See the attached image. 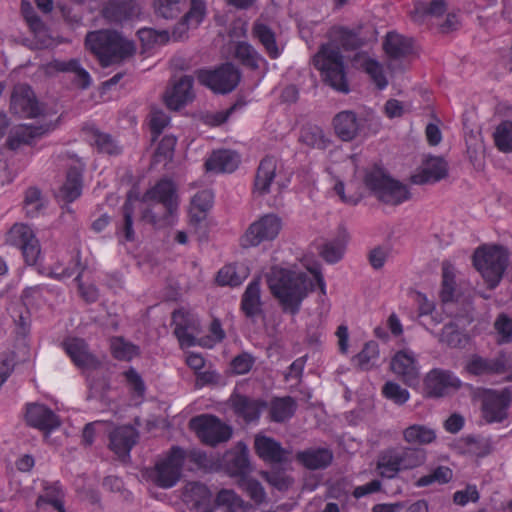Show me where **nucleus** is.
<instances>
[{"label":"nucleus","instance_id":"1","mask_svg":"<svg viewBox=\"0 0 512 512\" xmlns=\"http://www.w3.org/2000/svg\"><path fill=\"white\" fill-rule=\"evenodd\" d=\"M337 45L323 44L313 58L316 69L322 72L323 80L330 87L341 93H348L343 56L339 47L345 51H355L365 45V40L358 32L346 27H336L331 31Z\"/></svg>","mask_w":512,"mask_h":512},{"label":"nucleus","instance_id":"2","mask_svg":"<svg viewBox=\"0 0 512 512\" xmlns=\"http://www.w3.org/2000/svg\"><path fill=\"white\" fill-rule=\"evenodd\" d=\"M267 282L282 311L292 315L300 311L303 300L314 286L306 273L282 268H273Z\"/></svg>","mask_w":512,"mask_h":512},{"label":"nucleus","instance_id":"3","mask_svg":"<svg viewBox=\"0 0 512 512\" xmlns=\"http://www.w3.org/2000/svg\"><path fill=\"white\" fill-rule=\"evenodd\" d=\"M85 45L97 57L102 67L120 64L136 52L133 41L112 30L89 32Z\"/></svg>","mask_w":512,"mask_h":512},{"label":"nucleus","instance_id":"4","mask_svg":"<svg viewBox=\"0 0 512 512\" xmlns=\"http://www.w3.org/2000/svg\"><path fill=\"white\" fill-rule=\"evenodd\" d=\"M144 203L155 202L163 206L164 212L159 214L152 206L142 211L141 219L155 228L171 225L178 209V195L175 183L167 178L159 180L142 196Z\"/></svg>","mask_w":512,"mask_h":512},{"label":"nucleus","instance_id":"5","mask_svg":"<svg viewBox=\"0 0 512 512\" xmlns=\"http://www.w3.org/2000/svg\"><path fill=\"white\" fill-rule=\"evenodd\" d=\"M426 458V450L420 447H389L379 453L376 472L383 479H395L401 471L412 470L423 465Z\"/></svg>","mask_w":512,"mask_h":512},{"label":"nucleus","instance_id":"6","mask_svg":"<svg viewBox=\"0 0 512 512\" xmlns=\"http://www.w3.org/2000/svg\"><path fill=\"white\" fill-rule=\"evenodd\" d=\"M364 184L372 195L387 205L397 206L411 198L406 185L393 179L377 166L366 171Z\"/></svg>","mask_w":512,"mask_h":512},{"label":"nucleus","instance_id":"7","mask_svg":"<svg viewBox=\"0 0 512 512\" xmlns=\"http://www.w3.org/2000/svg\"><path fill=\"white\" fill-rule=\"evenodd\" d=\"M473 264L489 289H494L507 267V255L502 247L479 248L473 255Z\"/></svg>","mask_w":512,"mask_h":512},{"label":"nucleus","instance_id":"8","mask_svg":"<svg viewBox=\"0 0 512 512\" xmlns=\"http://www.w3.org/2000/svg\"><path fill=\"white\" fill-rule=\"evenodd\" d=\"M189 428L195 432L202 443L212 447L227 442L233 434L231 426L210 414L191 418Z\"/></svg>","mask_w":512,"mask_h":512},{"label":"nucleus","instance_id":"9","mask_svg":"<svg viewBox=\"0 0 512 512\" xmlns=\"http://www.w3.org/2000/svg\"><path fill=\"white\" fill-rule=\"evenodd\" d=\"M183 452L179 446H172L167 456L155 464L149 477L160 488L174 487L180 480L183 468Z\"/></svg>","mask_w":512,"mask_h":512},{"label":"nucleus","instance_id":"10","mask_svg":"<svg viewBox=\"0 0 512 512\" xmlns=\"http://www.w3.org/2000/svg\"><path fill=\"white\" fill-rule=\"evenodd\" d=\"M241 73L232 63H224L214 70L201 69L197 72L200 84L215 93L232 92L240 82Z\"/></svg>","mask_w":512,"mask_h":512},{"label":"nucleus","instance_id":"11","mask_svg":"<svg viewBox=\"0 0 512 512\" xmlns=\"http://www.w3.org/2000/svg\"><path fill=\"white\" fill-rule=\"evenodd\" d=\"M480 400L482 417L487 423H501L508 417L512 402V393L508 388L485 389Z\"/></svg>","mask_w":512,"mask_h":512},{"label":"nucleus","instance_id":"12","mask_svg":"<svg viewBox=\"0 0 512 512\" xmlns=\"http://www.w3.org/2000/svg\"><path fill=\"white\" fill-rule=\"evenodd\" d=\"M512 368L510 354L499 351L494 358L472 354L465 365L467 373L477 377L502 375Z\"/></svg>","mask_w":512,"mask_h":512},{"label":"nucleus","instance_id":"13","mask_svg":"<svg viewBox=\"0 0 512 512\" xmlns=\"http://www.w3.org/2000/svg\"><path fill=\"white\" fill-rule=\"evenodd\" d=\"M282 227L281 219L275 214H267L250 224L240 239L243 248L256 247L264 241L275 239Z\"/></svg>","mask_w":512,"mask_h":512},{"label":"nucleus","instance_id":"14","mask_svg":"<svg viewBox=\"0 0 512 512\" xmlns=\"http://www.w3.org/2000/svg\"><path fill=\"white\" fill-rule=\"evenodd\" d=\"M7 242L22 251L28 265L37 262L40 255V245L29 226L24 224L13 225L8 232Z\"/></svg>","mask_w":512,"mask_h":512},{"label":"nucleus","instance_id":"15","mask_svg":"<svg viewBox=\"0 0 512 512\" xmlns=\"http://www.w3.org/2000/svg\"><path fill=\"white\" fill-rule=\"evenodd\" d=\"M11 110L24 118H35L42 114L43 108L32 88L25 83L14 86L11 94Z\"/></svg>","mask_w":512,"mask_h":512},{"label":"nucleus","instance_id":"16","mask_svg":"<svg viewBox=\"0 0 512 512\" xmlns=\"http://www.w3.org/2000/svg\"><path fill=\"white\" fill-rule=\"evenodd\" d=\"M425 391L429 397L439 398L458 390L462 383L455 374L440 368L432 369L424 379Z\"/></svg>","mask_w":512,"mask_h":512},{"label":"nucleus","instance_id":"17","mask_svg":"<svg viewBox=\"0 0 512 512\" xmlns=\"http://www.w3.org/2000/svg\"><path fill=\"white\" fill-rule=\"evenodd\" d=\"M184 499L192 512H214L216 502L208 487L200 482H189L184 489Z\"/></svg>","mask_w":512,"mask_h":512},{"label":"nucleus","instance_id":"18","mask_svg":"<svg viewBox=\"0 0 512 512\" xmlns=\"http://www.w3.org/2000/svg\"><path fill=\"white\" fill-rule=\"evenodd\" d=\"M172 324L175 326L174 335L181 348H189L197 344L193 332L198 330V321L194 316L183 310H175L172 314Z\"/></svg>","mask_w":512,"mask_h":512},{"label":"nucleus","instance_id":"19","mask_svg":"<svg viewBox=\"0 0 512 512\" xmlns=\"http://www.w3.org/2000/svg\"><path fill=\"white\" fill-rule=\"evenodd\" d=\"M63 345L66 353L78 368L95 370L100 367L101 362L89 351L88 345L83 339H68Z\"/></svg>","mask_w":512,"mask_h":512},{"label":"nucleus","instance_id":"20","mask_svg":"<svg viewBox=\"0 0 512 512\" xmlns=\"http://www.w3.org/2000/svg\"><path fill=\"white\" fill-rule=\"evenodd\" d=\"M448 175V164L443 157L429 156L423 161L421 170L411 176V182L417 185L436 183Z\"/></svg>","mask_w":512,"mask_h":512},{"label":"nucleus","instance_id":"21","mask_svg":"<svg viewBox=\"0 0 512 512\" xmlns=\"http://www.w3.org/2000/svg\"><path fill=\"white\" fill-rule=\"evenodd\" d=\"M391 369L408 386L419 383V371L412 352L398 351L391 360Z\"/></svg>","mask_w":512,"mask_h":512},{"label":"nucleus","instance_id":"22","mask_svg":"<svg viewBox=\"0 0 512 512\" xmlns=\"http://www.w3.org/2000/svg\"><path fill=\"white\" fill-rule=\"evenodd\" d=\"M257 455L265 462L281 464L289 460L290 451L272 437L257 435L254 440Z\"/></svg>","mask_w":512,"mask_h":512},{"label":"nucleus","instance_id":"23","mask_svg":"<svg viewBox=\"0 0 512 512\" xmlns=\"http://www.w3.org/2000/svg\"><path fill=\"white\" fill-rule=\"evenodd\" d=\"M138 437L137 430L131 425L119 426L109 434V448L120 458H125L129 456Z\"/></svg>","mask_w":512,"mask_h":512},{"label":"nucleus","instance_id":"24","mask_svg":"<svg viewBox=\"0 0 512 512\" xmlns=\"http://www.w3.org/2000/svg\"><path fill=\"white\" fill-rule=\"evenodd\" d=\"M139 13L140 9L135 0H107L102 9L103 17L114 23L130 20Z\"/></svg>","mask_w":512,"mask_h":512},{"label":"nucleus","instance_id":"25","mask_svg":"<svg viewBox=\"0 0 512 512\" xmlns=\"http://www.w3.org/2000/svg\"><path fill=\"white\" fill-rule=\"evenodd\" d=\"M240 308L244 315L253 323L257 317L263 314L260 278H255L248 284L242 294Z\"/></svg>","mask_w":512,"mask_h":512},{"label":"nucleus","instance_id":"26","mask_svg":"<svg viewBox=\"0 0 512 512\" xmlns=\"http://www.w3.org/2000/svg\"><path fill=\"white\" fill-rule=\"evenodd\" d=\"M333 127L335 134L342 141H351L355 139L362 127V120L359 119L354 111L344 110L337 113L333 118Z\"/></svg>","mask_w":512,"mask_h":512},{"label":"nucleus","instance_id":"27","mask_svg":"<svg viewBox=\"0 0 512 512\" xmlns=\"http://www.w3.org/2000/svg\"><path fill=\"white\" fill-rule=\"evenodd\" d=\"M192 76H182L165 96V103L172 110H179L194 98Z\"/></svg>","mask_w":512,"mask_h":512},{"label":"nucleus","instance_id":"28","mask_svg":"<svg viewBox=\"0 0 512 512\" xmlns=\"http://www.w3.org/2000/svg\"><path fill=\"white\" fill-rule=\"evenodd\" d=\"M225 467L231 476L245 478L252 470L247 446L240 442L236 449L226 453Z\"/></svg>","mask_w":512,"mask_h":512},{"label":"nucleus","instance_id":"29","mask_svg":"<svg viewBox=\"0 0 512 512\" xmlns=\"http://www.w3.org/2000/svg\"><path fill=\"white\" fill-rule=\"evenodd\" d=\"M27 423L43 431H51L60 425L55 413L45 405L30 404L26 411Z\"/></svg>","mask_w":512,"mask_h":512},{"label":"nucleus","instance_id":"30","mask_svg":"<svg viewBox=\"0 0 512 512\" xmlns=\"http://www.w3.org/2000/svg\"><path fill=\"white\" fill-rule=\"evenodd\" d=\"M230 401L235 414L242 417L246 422L258 420L262 409L266 407V402L240 394L232 395Z\"/></svg>","mask_w":512,"mask_h":512},{"label":"nucleus","instance_id":"31","mask_svg":"<svg viewBox=\"0 0 512 512\" xmlns=\"http://www.w3.org/2000/svg\"><path fill=\"white\" fill-rule=\"evenodd\" d=\"M205 15V5L200 0H192L191 7L181 20L175 25L172 36L175 40L183 39L189 28H196Z\"/></svg>","mask_w":512,"mask_h":512},{"label":"nucleus","instance_id":"32","mask_svg":"<svg viewBox=\"0 0 512 512\" xmlns=\"http://www.w3.org/2000/svg\"><path fill=\"white\" fill-rule=\"evenodd\" d=\"M296 460L309 470L327 468L333 460V452L328 448H308L296 454Z\"/></svg>","mask_w":512,"mask_h":512},{"label":"nucleus","instance_id":"33","mask_svg":"<svg viewBox=\"0 0 512 512\" xmlns=\"http://www.w3.org/2000/svg\"><path fill=\"white\" fill-rule=\"evenodd\" d=\"M239 162L237 153L223 149L213 151L206 160L205 167L207 171L215 173H231L237 169Z\"/></svg>","mask_w":512,"mask_h":512},{"label":"nucleus","instance_id":"34","mask_svg":"<svg viewBox=\"0 0 512 512\" xmlns=\"http://www.w3.org/2000/svg\"><path fill=\"white\" fill-rule=\"evenodd\" d=\"M122 220L116 225V236L120 243L133 242L136 239L134 230V205L131 200V194L127 198L121 208Z\"/></svg>","mask_w":512,"mask_h":512},{"label":"nucleus","instance_id":"35","mask_svg":"<svg viewBox=\"0 0 512 512\" xmlns=\"http://www.w3.org/2000/svg\"><path fill=\"white\" fill-rule=\"evenodd\" d=\"M276 175V160L274 157L266 156L258 166L255 180L254 191L259 195H265L270 192V186Z\"/></svg>","mask_w":512,"mask_h":512},{"label":"nucleus","instance_id":"36","mask_svg":"<svg viewBox=\"0 0 512 512\" xmlns=\"http://www.w3.org/2000/svg\"><path fill=\"white\" fill-rule=\"evenodd\" d=\"M351 62L354 67L363 68L379 89L387 86L388 82L383 73L382 66L376 60L370 59L365 52L355 53Z\"/></svg>","mask_w":512,"mask_h":512},{"label":"nucleus","instance_id":"37","mask_svg":"<svg viewBox=\"0 0 512 512\" xmlns=\"http://www.w3.org/2000/svg\"><path fill=\"white\" fill-rule=\"evenodd\" d=\"M252 35L264 47L265 52L271 59H277L282 54V48L276 41L274 31L264 23L255 22L252 28Z\"/></svg>","mask_w":512,"mask_h":512},{"label":"nucleus","instance_id":"38","mask_svg":"<svg viewBox=\"0 0 512 512\" xmlns=\"http://www.w3.org/2000/svg\"><path fill=\"white\" fill-rule=\"evenodd\" d=\"M383 48L391 59H401L412 53V39L396 32H389L384 40Z\"/></svg>","mask_w":512,"mask_h":512},{"label":"nucleus","instance_id":"39","mask_svg":"<svg viewBox=\"0 0 512 512\" xmlns=\"http://www.w3.org/2000/svg\"><path fill=\"white\" fill-rule=\"evenodd\" d=\"M83 170L84 164L80 162L69 167L66 181L61 189L62 195L67 202H72L81 195Z\"/></svg>","mask_w":512,"mask_h":512},{"label":"nucleus","instance_id":"40","mask_svg":"<svg viewBox=\"0 0 512 512\" xmlns=\"http://www.w3.org/2000/svg\"><path fill=\"white\" fill-rule=\"evenodd\" d=\"M215 502L216 506L223 507L225 512H256L254 505L245 502L232 490L219 491Z\"/></svg>","mask_w":512,"mask_h":512},{"label":"nucleus","instance_id":"41","mask_svg":"<svg viewBox=\"0 0 512 512\" xmlns=\"http://www.w3.org/2000/svg\"><path fill=\"white\" fill-rule=\"evenodd\" d=\"M297 409V402L291 396L277 397L270 403V419L282 423L292 418Z\"/></svg>","mask_w":512,"mask_h":512},{"label":"nucleus","instance_id":"42","mask_svg":"<svg viewBox=\"0 0 512 512\" xmlns=\"http://www.w3.org/2000/svg\"><path fill=\"white\" fill-rule=\"evenodd\" d=\"M41 126H25L13 130L8 139L7 146L11 150H17L22 145H32L35 138L44 134Z\"/></svg>","mask_w":512,"mask_h":512},{"label":"nucleus","instance_id":"43","mask_svg":"<svg viewBox=\"0 0 512 512\" xmlns=\"http://www.w3.org/2000/svg\"><path fill=\"white\" fill-rule=\"evenodd\" d=\"M299 140L303 144L319 150H325L331 143L324 130L314 124H307L302 127Z\"/></svg>","mask_w":512,"mask_h":512},{"label":"nucleus","instance_id":"44","mask_svg":"<svg viewBox=\"0 0 512 512\" xmlns=\"http://www.w3.org/2000/svg\"><path fill=\"white\" fill-rule=\"evenodd\" d=\"M403 439L411 445H427L436 440V432L426 425L413 424L403 430Z\"/></svg>","mask_w":512,"mask_h":512},{"label":"nucleus","instance_id":"45","mask_svg":"<svg viewBox=\"0 0 512 512\" xmlns=\"http://www.w3.org/2000/svg\"><path fill=\"white\" fill-rule=\"evenodd\" d=\"M44 494L39 495L36 500V507L41 508L43 504H50L59 512H66L63 504L64 493L58 482H43Z\"/></svg>","mask_w":512,"mask_h":512},{"label":"nucleus","instance_id":"46","mask_svg":"<svg viewBox=\"0 0 512 512\" xmlns=\"http://www.w3.org/2000/svg\"><path fill=\"white\" fill-rule=\"evenodd\" d=\"M235 57L246 67L257 70L260 63L267 64L265 58L248 42H238L235 47Z\"/></svg>","mask_w":512,"mask_h":512},{"label":"nucleus","instance_id":"47","mask_svg":"<svg viewBox=\"0 0 512 512\" xmlns=\"http://www.w3.org/2000/svg\"><path fill=\"white\" fill-rule=\"evenodd\" d=\"M248 276L247 268L240 265H225L217 273L216 281L221 286H239Z\"/></svg>","mask_w":512,"mask_h":512},{"label":"nucleus","instance_id":"48","mask_svg":"<svg viewBox=\"0 0 512 512\" xmlns=\"http://www.w3.org/2000/svg\"><path fill=\"white\" fill-rule=\"evenodd\" d=\"M468 340V336L460 331L458 326L453 322L445 324L439 335V342L450 348H464Z\"/></svg>","mask_w":512,"mask_h":512},{"label":"nucleus","instance_id":"49","mask_svg":"<svg viewBox=\"0 0 512 512\" xmlns=\"http://www.w3.org/2000/svg\"><path fill=\"white\" fill-rule=\"evenodd\" d=\"M446 11L444 0H433L429 5L417 3L411 11V18L416 23H423L426 16L438 17Z\"/></svg>","mask_w":512,"mask_h":512},{"label":"nucleus","instance_id":"50","mask_svg":"<svg viewBox=\"0 0 512 512\" xmlns=\"http://www.w3.org/2000/svg\"><path fill=\"white\" fill-rule=\"evenodd\" d=\"M379 358V347L374 341L367 342L363 349L353 358L357 367L361 370H370Z\"/></svg>","mask_w":512,"mask_h":512},{"label":"nucleus","instance_id":"51","mask_svg":"<svg viewBox=\"0 0 512 512\" xmlns=\"http://www.w3.org/2000/svg\"><path fill=\"white\" fill-rule=\"evenodd\" d=\"M493 328L496 332V343L499 345L512 342V316L501 312L497 315Z\"/></svg>","mask_w":512,"mask_h":512},{"label":"nucleus","instance_id":"52","mask_svg":"<svg viewBox=\"0 0 512 512\" xmlns=\"http://www.w3.org/2000/svg\"><path fill=\"white\" fill-rule=\"evenodd\" d=\"M186 5V0H155L154 8L158 16L164 19H174L180 15Z\"/></svg>","mask_w":512,"mask_h":512},{"label":"nucleus","instance_id":"53","mask_svg":"<svg viewBox=\"0 0 512 512\" xmlns=\"http://www.w3.org/2000/svg\"><path fill=\"white\" fill-rule=\"evenodd\" d=\"M92 139L94 145L101 153H106L108 155H119L122 152V147L109 134L102 133L99 130H93Z\"/></svg>","mask_w":512,"mask_h":512},{"label":"nucleus","instance_id":"54","mask_svg":"<svg viewBox=\"0 0 512 512\" xmlns=\"http://www.w3.org/2000/svg\"><path fill=\"white\" fill-rule=\"evenodd\" d=\"M493 137L496 147L501 152H512V121H504L500 123L497 126Z\"/></svg>","mask_w":512,"mask_h":512},{"label":"nucleus","instance_id":"55","mask_svg":"<svg viewBox=\"0 0 512 512\" xmlns=\"http://www.w3.org/2000/svg\"><path fill=\"white\" fill-rule=\"evenodd\" d=\"M112 354L121 361H130L139 355V347L126 342L123 338H115L112 342Z\"/></svg>","mask_w":512,"mask_h":512},{"label":"nucleus","instance_id":"56","mask_svg":"<svg viewBox=\"0 0 512 512\" xmlns=\"http://www.w3.org/2000/svg\"><path fill=\"white\" fill-rule=\"evenodd\" d=\"M382 394L386 399L399 406L404 405L410 398L409 391L393 381H388L383 385Z\"/></svg>","mask_w":512,"mask_h":512},{"label":"nucleus","instance_id":"57","mask_svg":"<svg viewBox=\"0 0 512 512\" xmlns=\"http://www.w3.org/2000/svg\"><path fill=\"white\" fill-rule=\"evenodd\" d=\"M345 246L346 240L338 238L324 244L320 254L326 262L334 264L342 259L345 251Z\"/></svg>","mask_w":512,"mask_h":512},{"label":"nucleus","instance_id":"58","mask_svg":"<svg viewBox=\"0 0 512 512\" xmlns=\"http://www.w3.org/2000/svg\"><path fill=\"white\" fill-rule=\"evenodd\" d=\"M452 470L446 466H439L434 469L430 474L420 477L417 482V487H426L432 483L445 484L452 479Z\"/></svg>","mask_w":512,"mask_h":512},{"label":"nucleus","instance_id":"59","mask_svg":"<svg viewBox=\"0 0 512 512\" xmlns=\"http://www.w3.org/2000/svg\"><path fill=\"white\" fill-rule=\"evenodd\" d=\"M140 41L144 46L150 47L154 44H165L169 40L167 30H155L153 28H142L137 32Z\"/></svg>","mask_w":512,"mask_h":512},{"label":"nucleus","instance_id":"60","mask_svg":"<svg viewBox=\"0 0 512 512\" xmlns=\"http://www.w3.org/2000/svg\"><path fill=\"white\" fill-rule=\"evenodd\" d=\"M263 478L279 491H287L293 484V479L283 470H271L262 473Z\"/></svg>","mask_w":512,"mask_h":512},{"label":"nucleus","instance_id":"61","mask_svg":"<svg viewBox=\"0 0 512 512\" xmlns=\"http://www.w3.org/2000/svg\"><path fill=\"white\" fill-rule=\"evenodd\" d=\"M455 286L454 274L449 270V266L444 263L442 267V288L440 292L442 302L447 303L453 300Z\"/></svg>","mask_w":512,"mask_h":512},{"label":"nucleus","instance_id":"62","mask_svg":"<svg viewBox=\"0 0 512 512\" xmlns=\"http://www.w3.org/2000/svg\"><path fill=\"white\" fill-rule=\"evenodd\" d=\"M241 486L256 504H261L266 500L265 490L259 481L245 477L241 479Z\"/></svg>","mask_w":512,"mask_h":512},{"label":"nucleus","instance_id":"63","mask_svg":"<svg viewBox=\"0 0 512 512\" xmlns=\"http://www.w3.org/2000/svg\"><path fill=\"white\" fill-rule=\"evenodd\" d=\"M21 12L27 21L29 27L35 31H41L44 28V24L40 17L34 11L31 3L27 0H22L21 2Z\"/></svg>","mask_w":512,"mask_h":512},{"label":"nucleus","instance_id":"64","mask_svg":"<svg viewBox=\"0 0 512 512\" xmlns=\"http://www.w3.org/2000/svg\"><path fill=\"white\" fill-rule=\"evenodd\" d=\"M254 362L255 360L251 354L243 352L232 360L231 367L236 374L242 375L252 369Z\"/></svg>","mask_w":512,"mask_h":512}]
</instances>
